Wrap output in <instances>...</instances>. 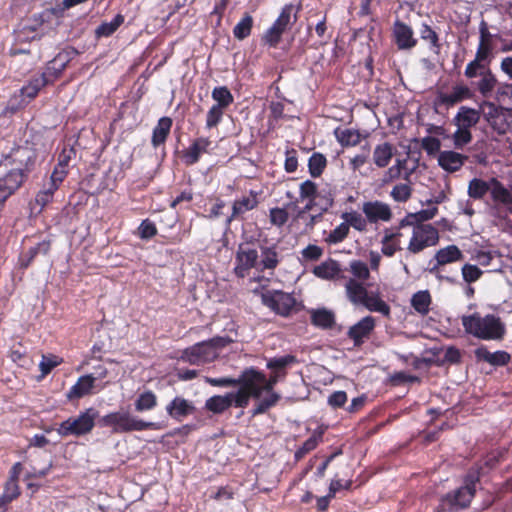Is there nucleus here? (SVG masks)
<instances>
[{"instance_id": "14", "label": "nucleus", "mask_w": 512, "mask_h": 512, "mask_svg": "<svg viewBox=\"0 0 512 512\" xmlns=\"http://www.w3.org/2000/svg\"><path fill=\"white\" fill-rule=\"evenodd\" d=\"M362 212L369 223L375 224L378 222H389L393 215L390 206L378 200L364 202Z\"/></svg>"}, {"instance_id": "55", "label": "nucleus", "mask_w": 512, "mask_h": 512, "mask_svg": "<svg viewBox=\"0 0 512 512\" xmlns=\"http://www.w3.org/2000/svg\"><path fill=\"white\" fill-rule=\"evenodd\" d=\"M411 196V188L408 184H398L391 191V197L397 202H405Z\"/></svg>"}, {"instance_id": "36", "label": "nucleus", "mask_w": 512, "mask_h": 512, "mask_svg": "<svg viewBox=\"0 0 512 512\" xmlns=\"http://www.w3.org/2000/svg\"><path fill=\"white\" fill-rule=\"evenodd\" d=\"M479 76L481 77V79L477 84V88L481 95L487 97L491 94V92L494 90L496 86V77L489 69L485 70L484 72H480Z\"/></svg>"}, {"instance_id": "3", "label": "nucleus", "mask_w": 512, "mask_h": 512, "mask_svg": "<svg viewBox=\"0 0 512 512\" xmlns=\"http://www.w3.org/2000/svg\"><path fill=\"white\" fill-rule=\"evenodd\" d=\"M466 333L482 340H501L506 328L501 319L493 314L482 316L480 313L465 315L461 318Z\"/></svg>"}, {"instance_id": "8", "label": "nucleus", "mask_w": 512, "mask_h": 512, "mask_svg": "<svg viewBox=\"0 0 512 512\" xmlns=\"http://www.w3.org/2000/svg\"><path fill=\"white\" fill-rule=\"evenodd\" d=\"M249 400L250 398L246 388H239L235 392H229L225 395H215L208 398L205 402V409L212 413L220 414L231 406L245 408L248 406Z\"/></svg>"}, {"instance_id": "22", "label": "nucleus", "mask_w": 512, "mask_h": 512, "mask_svg": "<svg viewBox=\"0 0 512 512\" xmlns=\"http://www.w3.org/2000/svg\"><path fill=\"white\" fill-rule=\"evenodd\" d=\"M471 97V90L466 85L460 84L454 86L449 93H439L437 99L440 104L453 106L456 103H459L465 99H470Z\"/></svg>"}, {"instance_id": "4", "label": "nucleus", "mask_w": 512, "mask_h": 512, "mask_svg": "<svg viewBox=\"0 0 512 512\" xmlns=\"http://www.w3.org/2000/svg\"><path fill=\"white\" fill-rule=\"evenodd\" d=\"M346 296L354 305H362L371 312L384 316L390 315L389 305L381 298L378 291L368 292L362 282L348 279L345 283Z\"/></svg>"}, {"instance_id": "26", "label": "nucleus", "mask_w": 512, "mask_h": 512, "mask_svg": "<svg viewBox=\"0 0 512 512\" xmlns=\"http://www.w3.org/2000/svg\"><path fill=\"white\" fill-rule=\"evenodd\" d=\"M396 149L395 147L384 142L375 146L373 150V162L378 168L387 167L392 157L394 156Z\"/></svg>"}, {"instance_id": "5", "label": "nucleus", "mask_w": 512, "mask_h": 512, "mask_svg": "<svg viewBox=\"0 0 512 512\" xmlns=\"http://www.w3.org/2000/svg\"><path fill=\"white\" fill-rule=\"evenodd\" d=\"M100 423L102 426L110 427L114 433L161 429L159 423L143 421L126 411L111 412L103 416Z\"/></svg>"}, {"instance_id": "49", "label": "nucleus", "mask_w": 512, "mask_h": 512, "mask_svg": "<svg viewBox=\"0 0 512 512\" xmlns=\"http://www.w3.org/2000/svg\"><path fill=\"white\" fill-rule=\"evenodd\" d=\"M278 264V255L276 251L266 248L262 251L259 266L263 269H274Z\"/></svg>"}, {"instance_id": "40", "label": "nucleus", "mask_w": 512, "mask_h": 512, "mask_svg": "<svg viewBox=\"0 0 512 512\" xmlns=\"http://www.w3.org/2000/svg\"><path fill=\"white\" fill-rule=\"evenodd\" d=\"M212 99L216 102V106L226 109L233 102V95L225 87H216L212 91Z\"/></svg>"}, {"instance_id": "47", "label": "nucleus", "mask_w": 512, "mask_h": 512, "mask_svg": "<svg viewBox=\"0 0 512 512\" xmlns=\"http://www.w3.org/2000/svg\"><path fill=\"white\" fill-rule=\"evenodd\" d=\"M293 11V5H286L275 21L276 26H279L282 30L285 31L287 27L296 20V14H294Z\"/></svg>"}, {"instance_id": "18", "label": "nucleus", "mask_w": 512, "mask_h": 512, "mask_svg": "<svg viewBox=\"0 0 512 512\" xmlns=\"http://www.w3.org/2000/svg\"><path fill=\"white\" fill-rule=\"evenodd\" d=\"M258 253L255 249L240 247L236 256L235 273L245 277L249 269L257 265Z\"/></svg>"}, {"instance_id": "35", "label": "nucleus", "mask_w": 512, "mask_h": 512, "mask_svg": "<svg viewBox=\"0 0 512 512\" xmlns=\"http://www.w3.org/2000/svg\"><path fill=\"white\" fill-rule=\"evenodd\" d=\"M431 297L428 291H418L411 298V305L421 315L429 312Z\"/></svg>"}, {"instance_id": "64", "label": "nucleus", "mask_w": 512, "mask_h": 512, "mask_svg": "<svg viewBox=\"0 0 512 512\" xmlns=\"http://www.w3.org/2000/svg\"><path fill=\"white\" fill-rule=\"evenodd\" d=\"M156 233L157 229L154 223L149 220H144L139 226V235L141 238L149 239L155 236Z\"/></svg>"}, {"instance_id": "13", "label": "nucleus", "mask_w": 512, "mask_h": 512, "mask_svg": "<svg viewBox=\"0 0 512 512\" xmlns=\"http://www.w3.org/2000/svg\"><path fill=\"white\" fill-rule=\"evenodd\" d=\"M405 225L403 220L398 227H389L383 230L381 239V252L387 257H392L397 251L402 249L401 238L404 236L401 228Z\"/></svg>"}, {"instance_id": "23", "label": "nucleus", "mask_w": 512, "mask_h": 512, "mask_svg": "<svg viewBox=\"0 0 512 512\" xmlns=\"http://www.w3.org/2000/svg\"><path fill=\"white\" fill-rule=\"evenodd\" d=\"M317 194V186L314 182L306 180L300 185L299 196L301 200H307L305 207L300 210L296 216V220L306 217L307 212L313 207Z\"/></svg>"}, {"instance_id": "61", "label": "nucleus", "mask_w": 512, "mask_h": 512, "mask_svg": "<svg viewBox=\"0 0 512 512\" xmlns=\"http://www.w3.org/2000/svg\"><path fill=\"white\" fill-rule=\"evenodd\" d=\"M61 361L62 360L58 356H43L39 364L42 374H48L54 367L58 366Z\"/></svg>"}, {"instance_id": "1", "label": "nucleus", "mask_w": 512, "mask_h": 512, "mask_svg": "<svg viewBox=\"0 0 512 512\" xmlns=\"http://www.w3.org/2000/svg\"><path fill=\"white\" fill-rule=\"evenodd\" d=\"M34 157L29 147H18L0 165V202H4L23 184L28 166Z\"/></svg>"}, {"instance_id": "54", "label": "nucleus", "mask_w": 512, "mask_h": 512, "mask_svg": "<svg viewBox=\"0 0 512 512\" xmlns=\"http://www.w3.org/2000/svg\"><path fill=\"white\" fill-rule=\"evenodd\" d=\"M294 357L291 355H286L282 357L272 358L267 362V367L273 371L280 372L286 366L294 362Z\"/></svg>"}, {"instance_id": "6", "label": "nucleus", "mask_w": 512, "mask_h": 512, "mask_svg": "<svg viewBox=\"0 0 512 512\" xmlns=\"http://www.w3.org/2000/svg\"><path fill=\"white\" fill-rule=\"evenodd\" d=\"M226 344L227 341L220 337L196 343L183 350L180 360L191 365H204L213 362L219 356V349Z\"/></svg>"}, {"instance_id": "63", "label": "nucleus", "mask_w": 512, "mask_h": 512, "mask_svg": "<svg viewBox=\"0 0 512 512\" xmlns=\"http://www.w3.org/2000/svg\"><path fill=\"white\" fill-rule=\"evenodd\" d=\"M497 95L498 100L506 103L508 105V109L512 111V84H504L500 86Z\"/></svg>"}, {"instance_id": "58", "label": "nucleus", "mask_w": 512, "mask_h": 512, "mask_svg": "<svg viewBox=\"0 0 512 512\" xmlns=\"http://www.w3.org/2000/svg\"><path fill=\"white\" fill-rule=\"evenodd\" d=\"M420 36L423 40L428 41L433 49L436 51L439 50L438 36L429 25L422 24L420 29Z\"/></svg>"}, {"instance_id": "44", "label": "nucleus", "mask_w": 512, "mask_h": 512, "mask_svg": "<svg viewBox=\"0 0 512 512\" xmlns=\"http://www.w3.org/2000/svg\"><path fill=\"white\" fill-rule=\"evenodd\" d=\"M253 25V18L246 14L234 27L233 34L235 38L243 40L250 35Z\"/></svg>"}, {"instance_id": "46", "label": "nucleus", "mask_w": 512, "mask_h": 512, "mask_svg": "<svg viewBox=\"0 0 512 512\" xmlns=\"http://www.w3.org/2000/svg\"><path fill=\"white\" fill-rule=\"evenodd\" d=\"M322 433L315 432L313 433L304 443L303 445L295 452V458L301 459L305 454L314 450L319 442L321 441Z\"/></svg>"}, {"instance_id": "30", "label": "nucleus", "mask_w": 512, "mask_h": 512, "mask_svg": "<svg viewBox=\"0 0 512 512\" xmlns=\"http://www.w3.org/2000/svg\"><path fill=\"white\" fill-rule=\"evenodd\" d=\"M171 126L172 120L170 118L162 117L159 119L152 135V144L154 147H157L165 142L170 132Z\"/></svg>"}, {"instance_id": "45", "label": "nucleus", "mask_w": 512, "mask_h": 512, "mask_svg": "<svg viewBox=\"0 0 512 512\" xmlns=\"http://www.w3.org/2000/svg\"><path fill=\"white\" fill-rule=\"evenodd\" d=\"M312 322L316 326L327 328L334 322V315L326 309H319L312 312Z\"/></svg>"}, {"instance_id": "19", "label": "nucleus", "mask_w": 512, "mask_h": 512, "mask_svg": "<svg viewBox=\"0 0 512 512\" xmlns=\"http://www.w3.org/2000/svg\"><path fill=\"white\" fill-rule=\"evenodd\" d=\"M194 411L195 406L193 405V403L180 396L175 397L166 406L167 414L177 421L183 420L185 417L193 414Z\"/></svg>"}, {"instance_id": "15", "label": "nucleus", "mask_w": 512, "mask_h": 512, "mask_svg": "<svg viewBox=\"0 0 512 512\" xmlns=\"http://www.w3.org/2000/svg\"><path fill=\"white\" fill-rule=\"evenodd\" d=\"M490 198L496 207L512 212V185L507 188L497 178L492 177Z\"/></svg>"}, {"instance_id": "7", "label": "nucleus", "mask_w": 512, "mask_h": 512, "mask_svg": "<svg viewBox=\"0 0 512 512\" xmlns=\"http://www.w3.org/2000/svg\"><path fill=\"white\" fill-rule=\"evenodd\" d=\"M476 481V478L468 476L463 486L446 494L441 499L440 507L442 511L458 512L459 510L467 508L475 495Z\"/></svg>"}, {"instance_id": "21", "label": "nucleus", "mask_w": 512, "mask_h": 512, "mask_svg": "<svg viewBox=\"0 0 512 512\" xmlns=\"http://www.w3.org/2000/svg\"><path fill=\"white\" fill-rule=\"evenodd\" d=\"M466 159V156L455 151H441L437 157L439 166L447 172L458 171Z\"/></svg>"}, {"instance_id": "42", "label": "nucleus", "mask_w": 512, "mask_h": 512, "mask_svg": "<svg viewBox=\"0 0 512 512\" xmlns=\"http://www.w3.org/2000/svg\"><path fill=\"white\" fill-rule=\"evenodd\" d=\"M205 382L217 387H230V386H237L239 385V388H246L245 382L243 381V373L239 376V378H231V377H222V378H211V377H205Z\"/></svg>"}, {"instance_id": "2", "label": "nucleus", "mask_w": 512, "mask_h": 512, "mask_svg": "<svg viewBox=\"0 0 512 512\" xmlns=\"http://www.w3.org/2000/svg\"><path fill=\"white\" fill-rule=\"evenodd\" d=\"M281 376H283L282 373L273 371L270 378L267 379L263 373L253 368L243 371V381L245 382L249 398H259L263 392H267V396L259 401L254 408V415L264 413L268 408L276 404L279 396L272 389Z\"/></svg>"}, {"instance_id": "9", "label": "nucleus", "mask_w": 512, "mask_h": 512, "mask_svg": "<svg viewBox=\"0 0 512 512\" xmlns=\"http://www.w3.org/2000/svg\"><path fill=\"white\" fill-rule=\"evenodd\" d=\"M96 416L97 412L93 408H89L79 416L63 421L57 428V433L63 437L87 434L93 429Z\"/></svg>"}, {"instance_id": "24", "label": "nucleus", "mask_w": 512, "mask_h": 512, "mask_svg": "<svg viewBox=\"0 0 512 512\" xmlns=\"http://www.w3.org/2000/svg\"><path fill=\"white\" fill-rule=\"evenodd\" d=\"M375 327V319L372 316H366L350 327L348 335L355 343H360L366 338Z\"/></svg>"}, {"instance_id": "32", "label": "nucleus", "mask_w": 512, "mask_h": 512, "mask_svg": "<svg viewBox=\"0 0 512 512\" xmlns=\"http://www.w3.org/2000/svg\"><path fill=\"white\" fill-rule=\"evenodd\" d=\"M343 222L348 224V228L353 227L355 230L359 232H365L367 230L368 220L366 217H363L357 211L344 212L341 215Z\"/></svg>"}, {"instance_id": "33", "label": "nucleus", "mask_w": 512, "mask_h": 512, "mask_svg": "<svg viewBox=\"0 0 512 512\" xmlns=\"http://www.w3.org/2000/svg\"><path fill=\"white\" fill-rule=\"evenodd\" d=\"M257 203V196L254 194H250L248 196L242 197L239 200H236L233 203V211L231 217L229 218V221H231L232 218H235L247 211L252 210L257 206Z\"/></svg>"}, {"instance_id": "59", "label": "nucleus", "mask_w": 512, "mask_h": 512, "mask_svg": "<svg viewBox=\"0 0 512 512\" xmlns=\"http://www.w3.org/2000/svg\"><path fill=\"white\" fill-rule=\"evenodd\" d=\"M481 275L482 271L476 265L465 264L462 267L463 279L468 283L477 281Z\"/></svg>"}, {"instance_id": "41", "label": "nucleus", "mask_w": 512, "mask_h": 512, "mask_svg": "<svg viewBox=\"0 0 512 512\" xmlns=\"http://www.w3.org/2000/svg\"><path fill=\"white\" fill-rule=\"evenodd\" d=\"M349 271L352 274L351 279L356 281H365L370 276V271L366 263L360 260H353L349 263Z\"/></svg>"}, {"instance_id": "10", "label": "nucleus", "mask_w": 512, "mask_h": 512, "mask_svg": "<svg viewBox=\"0 0 512 512\" xmlns=\"http://www.w3.org/2000/svg\"><path fill=\"white\" fill-rule=\"evenodd\" d=\"M252 291L253 293L261 296L264 305L283 316L288 315L295 305L294 297L286 292L279 290H264L263 287L261 289L256 287Z\"/></svg>"}, {"instance_id": "43", "label": "nucleus", "mask_w": 512, "mask_h": 512, "mask_svg": "<svg viewBox=\"0 0 512 512\" xmlns=\"http://www.w3.org/2000/svg\"><path fill=\"white\" fill-rule=\"evenodd\" d=\"M327 164L326 157L321 153H313L308 161L309 172L313 177L322 174Z\"/></svg>"}, {"instance_id": "37", "label": "nucleus", "mask_w": 512, "mask_h": 512, "mask_svg": "<svg viewBox=\"0 0 512 512\" xmlns=\"http://www.w3.org/2000/svg\"><path fill=\"white\" fill-rule=\"evenodd\" d=\"M157 396L152 391L141 393L135 401V409L138 412L149 411L156 407Z\"/></svg>"}, {"instance_id": "39", "label": "nucleus", "mask_w": 512, "mask_h": 512, "mask_svg": "<svg viewBox=\"0 0 512 512\" xmlns=\"http://www.w3.org/2000/svg\"><path fill=\"white\" fill-rule=\"evenodd\" d=\"M124 22V17L117 14L110 22H103L98 26L95 33L97 37H108L112 35Z\"/></svg>"}, {"instance_id": "38", "label": "nucleus", "mask_w": 512, "mask_h": 512, "mask_svg": "<svg viewBox=\"0 0 512 512\" xmlns=\"http://www.w3.org/2000/svg\"><path fill=\"white\" fill-rule=\"evenodd\" d=\"M47 83V79L44 74L34 77L30 82L21 89V94L29 99L34 98L41 88Z\"/></svg>"}, {"instance_id": "17", "label": "nucleus", "mask_w": 512, "mask_h": 512, "mask_svg": "<svg viewBox=\"0 0 512 512\" xmlns=\"http://www.w3.org/2000/svg\"><path fill=\"white\" fill-rule=\"evenodd\" d=\"M393 36L400 50H410L417 44L412 28L403 22L394 24Z\"/></svg>"}, {"instance_id": "56", "label": "nucleus", "mask_w": 512, "mask_h": 512, "mask_svg": "<svg viewBox=\"0 0 512 512\" xmlns=\"http://www.w3.org/2000/svg\"><path fill=\"white\" fill-rule=\"evenodd\" d=\"M487 67L488 66L485 63L474 58V60L467 64L464 74L467 78H474L480 75V72H484L485 70H487Z\"/></svg>"}, {"instance_id": "12", "label": "nucleus", "mask_w": 512, "mask_h": 512, "mask_svg": "<svg viewBox=\"0 0 512 512\" xmlns=\"http://www.w3.org/2000/svg\"><path fill=\"white\" fill-rule=\"evenodd\" d=\"M108 385L105 383H95L93 374H86L78 378L77 382L70 388L67 393L69 399H79L86 395L97 393Z\"/></svg>"}, {"instance_id": "27", "label": "nucleus", "mask_w": 512, "mask_h": 512, "mask_svg": "<svg viewBox=\"0 0 512 512\" xmlns=\"http://www.w3.org/2000/svg\"><path fill=\"white\" fill-rule=\"evenodd\" d=\"M480 114L477 110L469 107H461L454 118L457 127L470 129L479 122Z\"/></svg>"}, {"instance_id": "60", "label": "nucleus", "mask_w": 512, "mask_h": 512, "mask_svg": "<svg viewBox=\"0 0 512 512\" xmlns=\"http://www.w3.org/2000/svg\"><path fill=\"white\" fill-rule=\"evenodd\" d=\"M284 30H282L279 26H276L274 22L273 25L266 31L264 35V40L270 46H275L283 34Z\"/></svg>"}, {"instance_id": "53", "label": "nucleus", "mask_w": 512, "mask_h": 512, "mask_svg": "<svg viewBox=\"0 0 512 512\" xmlns=\"http://www.w3.org/2000/svg\"><path fill=\"white\" fill-rule=\"evenodd\" d=\"M437 212H438L437 207H430V208H427V209H423V210L418 211L416 213L409 214L407 216V221H409V222H412V221H417V222L428 221V220L434 218L436 216Z\"/></svg>"}, {"instance_id": "52", "label": "nucleus", "mask_w": 512, "mask_h": 512, "mask_svg": "<svg viewBox=\"0 0 512 512\" xmlns=\"http://www.w3.org/2000/svg\"><path fill=\"white\" fill-rule=\"evenodd\" d=\"M422 148L428 155H437L440 153L441 141L432 136H426L421 141Z\"/></svg>"}, {"instance_id": "28", "label": "nucleus", "mask_w": 512, "mask_h": 512, "mask_svg": "<svg viewBox=\"0 0 512 512\" xmlns=\"http://www.w3.org/2000/svg\"><path fill=\"white\" fill-rule=\"evenodd\" d=\"M55 191L56 190L51 189L48 185H45L44 188L36 194L34 201L29 204L31 214L41 213L44 207L52 201Z\"/></svg>"}, {"instance_id": "62", "label": "nucleus", "mask_w": 512, "mask_h": 512, "mask_svg": "<svg viewBox=\"0 0 512 512\" xmlns=\"http://www.w3.org/2000/svg\"><path fill=\"white\" fill-rule=\"evenodd\" d=\"M288 220V212L283 208H273L270 210V221L273 225L282 226Z\"/></svg>"}, {"instance_id": "20", "label": "nucleus", "mask_w": 512, "mask_h": 512, "mask_svg": "<svg viewBox=\"0 0 512 512\" xmlns=\"http://www.w3.org/2000/svg\"><path fill=\"white\" fill-rule=\"evenodd\" d=\"M212 142L209 138L199 137L197 138L187 150L184 151L183 158L186 164H195L200 156L204 153H208L211 150Z\"/></svg>"}, {"instance_id": "57", "label": "nucleus", "mask_w": 512, "mask_h": 512, "mask_svg": "<svg viewBox=\"0 0 512 512\" xmlns=\"http://www.w3.org/2000/svg\"><path fill=\"white\" fill-rule=\"evenodd\" d=\"M66 175L67 169L64 166H56L50 176V181L47 185L51 187V189L57 190L65 179Z\"/></svg>"}, {"instance_id": "16", "label": "nucleus", "mask_w": 512, "mask_h": 512, "mask_svg": "<svg viewBox=\"0 0 512 512\" xmlns=\"http://www.w3.org/2000/svg\"><path fill=\"white\" fill-rule=\"evenodd\" d=\"M475 58L489 66L493 58V40L485 23L480 26V38Z\"/></svg>"}, {"instance_id": "48", "label": "nucleus", "mask_w": 512, "mask_h": 512, "mask_svg": "<svg viewBox=\"0 0 512 512\" xmlns=\"http://www.w3.org/2000/svg\"><path fill=\"white\" fill-rule=\"evenodd\" d=\"M336 137L345 146H355L360 142V134L352 129L336 131Z\"/></svg>"}, {"instance_id": "25", "label": "nucleus", "mask_w": 512, "mask_h": 512, "mask_svg": "<svg viewBox=\"0 0 512 512\" xmlns=\"http://www.w3.org/2000/svg\"><path fill=\"white\" fill-rule=\"evenodd\" d=\"M341 271L340 264L333 259H327L313 269L314 275L324 280H334L340 277Z\"/></svg>"}, {"instance_id": "51", "label": "nucleus", "mask_w": 512, "mask_h": 512, "mask_svg": "<svg viewBox=\"0 0 512 512\" xmlns=\"http://www.w3.org/2000/svg\"><path fill=\"white\" fill-rule=\"evenodd\" d=\"M224 110H225L224 108L213 105L207 112L206 128L211 129V128L217 126L223 117Z\"/></svg>"}, {"instance_id": "11", "label": "nucleus", "mask_w": 512, "mask_h": 512, "mask_svg": "<svg viewBox=\"0 0 512 512\" xmlns=\"http://www.w3.org/2000/svg\"><path fill=\"white\" fill-rule=\"evenodd\" d=\"M439 241L438 230L431 224H417L413 226L407 250L417 254L428 247L435 246Z\"/></svg>"}, {"instance_id": "50", "label": "nucleus", "mask_w": 512, "mask_h": 512, "mask_svg": "<svg viewBox=\"0 0 512 512\" xmlns=\"http://www.w3.org/2000/svg\"><path fill=\"white\" fill-rule=\"evenodd\" d=\"M452 139L456 148H462L472 140L470 129L457 127V130L452 135Z\"/></svg>"}, {"instance_id": "29", "label": "nucleus", "mask_w": 512, "mask_h": 512, "mask_svg": "<svg viewBox=\"0 0 512 512\" xmlns=\"http://www.w3.org/2000/svg\"><path fill=\"white\" fill-rule=\"evenodd\" d=\"M492 178L485 181L480 178H473L468 184L467 193L470 198L482 199L488 192H491Z\"/></svg>"}, {"instance_id": "31", "label": "nucleus", "mask_w": 512, "mask_h": 512, "mask_svg": "<svg viewBox=\"0 0 512 512\" xmlns=\"http://www.w3.org/2000/svg\"><path fill=\"white\" fill-rule=\"evenodd\" d=\"M462 258V252L455 245H449L437 251L435 259L439 265L456 262Z\"/></svg>"}, {"instance_id": "34", "label": "nucleus", "mask_w": 512, "mask_h": 512, "mask_svg": "<svg viewBox=\"0 0 512 512\" xmlns=\"http://www.w3.org/2000/svg\"><path fill=\"white\" fill-rule=\"evenodd\" d=\"M349 234L348 224L344 222L340 223L337 227H335L330 232H324L323 241L328 245H336L341 243L346 239Z\"/></svg>"}]
</instances>
